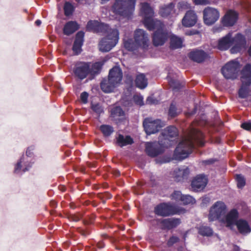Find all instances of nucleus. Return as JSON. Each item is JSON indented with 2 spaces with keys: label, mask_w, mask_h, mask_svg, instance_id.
I'll use <instances>...</instances> for the list:
<instances>
[{
  "label": "nucleus",
  "mask_w": 251,
  "mask_h": 251,
  "mask_svg": "<svg viewBox=\"0 0 251 251\" xmlns=\"http://www.w3.org/2000/svg\"><path fill=\"white\" fill-rule=\"evenodd\" d=\"M202 133L196 129H193L188 137L180 142L176 147L174 158L176 160H182L188 156L192 150L195 148V144L203 146Z\"/></svg>",
  "instance_id": "nucleus-1"
},
{
  "label": "nucleus",
  "mask_w": 251,
  "mask_h": 251,
  "mask_svg": "<svg viewBox=\"0 0 251 251\" xmlns=\"http://www.w3.org/2000/svg\"><path fill=\"white\" fill-rule=\"evenodd\" d=\"M136 0H115L112 12L116 15L130 18L134 10Z\"/></svg>",
  "instance_id": "nucleus-2"
},
{
  "label": "nucleus",
  "mask_w": 251,
  "mask_h": 251,
  "mask_svg": "<svg viewBox=\"0 0 251 251\" xmlns=\"http://www.w3.org/2000/svg\"><path fill=\"white\" fill-rule=\"evenodd\" d=\"M119 32L117 29L111 30L105 37L101 39L99 43V49L101 52H108L118 43Z\"/></svg>",
  "instance_id": "nucleus-3"
},
{
  "label": "nucleus",
  "mask_w": 251,
  "mask_h": 251,
  "mask_svg": "<svg viewBox=\"0 0 251 251\" xmlns=\"http://www.w3.org/2000/svg\"><path fill=\"white\" fill-rule=\"evenodd\" d=\"M30 148H27L25 155H23L20 159L15 165L14 173L16 174L21 175L29 170L31 167L33 162L32 160L33 153Z\"/></svg>",
  "instance_id": "nucleus-4"
},
{
  "label": "nucleus",
  "mask_w": 251,
  "mask_h": 251,
  "mask_svg": "<svg viewBox=\"0 0 251 251\" xmlns=\"http://www.w3.org/2000/svg\"><path fill=\"white\" fill-rule=\"evenodd\" d=\"M141 13L144 17V24L147 29L153 28V25H161V21L156 19H153L154 11L147 2L142 3Z\"/></svg>",
  "instance_id": "nucleus-5"
},
{
  "label": "nucleus",
  "mask_w": 251,
  "mask_h": 251,
  "mask_svg": "<svg viewBox=\"0 0 251 251\" xmlns=\"http://www.w3.org/2000/svg\"><path fill=\"white\" fill-rule=\"evenodd\" d=\"M153 28L148 29L149 30L156 29L152 36V42L155 46H162L168 40L169 34L165 28V25L161 22V25H153Z\"/></svg>",
  "instance_id": "nucleus-6"
},
{
  "label": "nucleus",
  "mask_w": 251,
  "mask_h": 251,
  "mask_svg": "<svg viewBox=\"0 0 251 251\" xmlns=\"http://www.w3.org/2000/svg\"><path fill=\"white\" fill-rule=\"evenodd\" d=\"M240 69V64L238 61L232 60L226 63L221 69V73L227 79H235Z\"/></svg>",
  "instance_id": "nucleus-7"
},
{
  "label": "nucleus",
  "mask_w": 251,
  "mask_h": 251,
  "mask_svg": "<svg viewBox=\"0 0 251 251\" xmlns=\"http://www.w3.org/2000/svg\"><path fill=\"white\" fill-rule=\"evenodd\" d=\"M226 209V206L224 202L221 201H216L209 210V221L212 222L216 220H222L225 217Z\"/></svg>",
  "instance_id": "nucleus-8"
},
{
  "label": "nucleus",
  "mask_w": 251,
  "mask_h": 251,
  "mask_svg": "<svg viewBox=\"0 0 251 251\" xmlns=\"http://www.w3.org/2000/svg\"><path fill=\"white\" fill-rule=\"evenodd\" d=\"M90 62L79 61L76 62L73 69L75 78L82 80L90 74Z\"/></svg>",
  "instance_id": "nucleus-9"
},
{
  "label": "nucleus",
  "mask_w": 251,
  "mask_h": 251,
  "mask_svg": "<svg viewBox=\"0 0 251 251\" xmlns=\"http://www.w3.org/2000/svg\"><path fill=\"white\" fill-rule=\"evenodd\" d=\"M171 144L166 145L163 141L158 142H147L146 144V151L151 157H155L164 152V148L170 146Z\"/></svg>",
  "instance_id": "nucleus-10"
},
{
  "label": "nucleus",
  "mask_w": 251,
  "mask_h": 251,
  "mask_svg": "<svg viewBox=\"0 0 251 251\" xmlns=\"http://www.w3.org/2000/svg\"><path fill=\"white\" fill-rule=\"evenodd\" d=\"M144 129L148 135L154 134L159 131L164 126V124L159 119L153 120L151 118H146L143 122Z\"/></svg>",
  "instance_id": "nucleus-11"
},
{
  "label": "nucleus",
  "mask_w": 251,
  "mask_h": 251,
  "mask_svg": "<svg viewBox=\"0 0 251 251\" xmlns=\"http://www.w3.org/2000/svg\"><path fill=\"white\" fill-rule=\"evenodd\" d=\"M155 214L163 217L169 216L179 213L178 208L172 204L162 203L154 208Z\"/></svg>",
  "instance_id": "nucleus-12"
},
{
  "label": "nucleus",
  "mask_w": 251,
  "mask_h": 251,
  "mask_svg": "<svg viewBox=\"0 0 251 251\" xmlns=\"http://www.w3.org/2000/svg\"><path fill=\"white\" fill-rule=\"evenodd\" d=\"M203 21L208 25L214 24L219 18V12L215 8L210 7H206L203 11Z\"/></svg>",
  "instance_id": "nucleus-13"
},
{
  "label": "nucleus",
  "mask_w": 251,
  "mask_h": 251,
  "mask_svg": "<svg viewBox=\"0 0 251 251\" xmlns=\"http://www.w3.org/2000/svg\"><path fill=\"white\" fill-rule=\"evenodd\" d=\"M134 38L138 47L147 49L149 46L148 35L143 29H138L134 32Z\"/></svg>",
  "instance_id": "nucleus-14"
},
{
  "label": "nucleus",
  "mask_w": 251,
  "mask_h": 251,
  "mask_svg": "<svg viewBox=\"0 0 251 251\" xmlns=\"http://www.w3.org/2000/svg\"><path fill=\"white\" fill-rule=\"evenodd\" d=\"M123 78V72L119 66H115L111 69L109 72L108 79L110 83L118 86Z\"/></svg>",
  "instance_id": "nucleus-15"
},
{
  "label": "nucleus",
  "mask_w": 251,
  "mask_h": 251,
  "mask_svg": "<svg viewBox=\"0 0 251 251\" xmlns=\"http://www.w3.org/2000/svg\"><path fill=\"white\" fill-rule=\"evenodd\" d=\"M232 40L234 46L231 49V52L233 53L240 52L246 45V38L241 33H237L234 37H232Z\"/></svg>",
  "instance_id": "nucleus-16"
},
{
  "label": "nucleus",
  "mask_w": 251,
  "mask_h": 251,
  "mask_svg": "<svg viewBox=\"0 0 251 251\" xmlns=\"http://www.w3.org/2000/svg\"><path fill=\"white\" fill-rule=\"evenodd\" d=\"M207 179L203 175H197L191 182L192 189L195 192H200L206 186Z\"/></svg>",
  "instance_id": "nucleus-17"
},
{
  "label": "nucleus",
  "mask_w": 251,
  "mask_h": 251,
  "mask_svg": "<svg viewBox=\"0 0 251 251\" xmlns=\"http://www.w3.org/2000/svg\"><path fill=\"white\" fill-rule=\"evenodd\" d=\"M232 33L229 32L218 40L217 47L221 50H226L233 45Z\"/></svg>",
  "instance_id": "nucleus-18"
},
{
  "label": "nucleus",
  "mask_w": 251,
  "mask_h": 251,
  "mask_svg": "<svg viewBox=\"0 0 251 251\" xmlns=\"http://www.w3.org/2000/svg\"><path fill=\"white\" fill-rule=\"evenodd\" d=\"M208 54L201 50L195 49L191 51L188 56L192 60L197 63L203 62L207 57Z\"/></svg>",
  "instance_id": "nucleus-19"
},
{
  "label": "nucleus",
  "mask_w": 251,
  "mask_h": 251,
  "mask_svg": "<svg viewBox=\"0 0 251 251\" xmlns=\"http://www.w3.org/2000/svg\"><path fill=\"white\" fill-rule=\"evenodd\" d=\"M162 134L164 137L163 143L166 145H169L168 141L170 142L172 140L170 138L176 137L178 135V131L177 128L174 126H169L166 127L162 132ZM170 146L172 145L171 143Z\"/></svg>",
  "instance_id": "nucleus-20"
},
{
  "label": "nucleus",
  "mask_w": 251,
  "mask_h": 251,
  "mask_svg": "<svg viewBox=\"0 0 251 251\" xmlns=\"http://www.w3.org/2000/svg\"><path fill=\"white\" fill-rule=\"evenodd\" d=\"M84 33L80 31L76 34L75 39L74 41L73 50L75 55H78L82 51L81 47L83 44Z\"/></svg>",
  "instance_id": "nucleus-21"
},
{
  "label": "nucleus",
  "mask_w": 251,
  "mask_h": 251,
  "mask_svg": "<svg viewBox=\"0 0 251 251\" xmlns=\"http://www.w3.org/2000/svg\"><path fill=\"white\" fill-rule=\"evenodd\" d=\"M237 18V13L234 11L230 10L223 18L222 23L225 26H231L235 24Z\"/></svg>",
  "instance_id": "nucleus-22"
},
{
  "label": "nucleus",
  "mask_w": 251,
  "mask_h": 251,
  "mask_svg": "<svg viewBox=\"0 0 251 251\" xmlns=\"http://www.w3.org/2000/svg\"><path fill=\"white\" fill-rule=\"evenodd\" d=\"M197 22V15L193 11H187L182 20V25L185 27H191Z\"/></svg>",
  "instance_id": "nucleus-23"
},
{
  "label": "nucleus",
  "mask_w": 251,
  "mask_h": 251,
  "mask_svg": "<svg viewBox=\"0 0 251 251\" xmlns=\"http://www.w3.org/2000/svg\"><path fill=\"white\" fill-rule=\"evenodd\" d=\"M189 173V169L187 167L176 169L173 174L175 181L179 182L184 179H187Z\"/></svg>",
  "instance_id": "nucleus-24"
},
{
  "label": "nucleus",
  "mask_w": 251,
  "mask_h": 251,
  "mask_svg": "<svg viewBox=\"0 0 251 251\" xmlns=\"http://www.w3.org/2000/svg\"><path fill=\"white\" fill-rule=\"evenodd\" d=\"M242 83L251 84V64H247L241 71Z\"/></svg>",
  "instance_id": "nucleus-25"
},
{
  "label": "nucleus",
  "mask_w": 251,
  "mask_h": 251,
  "mask_svg": "<svg viewBox=\"0 0 251 251\" xmlns=\"http://www.w3.org/2000/svg\"><path fill=\"white\" fill-rule=\"evenodd\" d=\"M239 217V213L236 209H231L226 216V222L227 226H231L234 225H236Z\"/></svg>",
  "instance_id": "nucleus-26"
},
{
  "label": "nucleus",
  "mask_w": 251,
  "mask_h": 251,
  "mask_svg": "<svg viewBox=\"0 0 251 251\" xmlns=\"http://www.w3.org/2000/svg\"><path fill=\"white\" fill-rule=\"evenodd\" d=\"M79 28V25L75 21H69L66 23L63 27V33L65 35H70Z\"/></svg>",
  "instance_id": "nucleus-27"
},
{
  "label": "nucleus",
  "mask_w": 251,
  "mask_h": 251,
  "mask_svg": "<svg viewBox=\"0 0 251 251\" xmlns=\"http://www.w3.org/2000/svg\"><path fill=\"white\" fill-rule=\"evenodd\" d=\"M235 225L239 232L243 235L247 234L251 231V228L246 220L240 219L236 222Z\"/></svg>",
  "instance_id": "nucleus-28"
},
{
  "label": "nucleus",
  "mask_w": 251,
  "mask_h": 251,
  "mask_svg": "<svg viewBox=\"0 0 251 251\" xmlns=\"http://www.w3.org/2000/svg\"><path fill=\"white\" fill-rule=\"evenodd\" d=\"M180 223V220L176 218H168L161 221L162 225L167 229H170L176 227Z\"/></svg>",
  "instance_id": "nucleus-29"
},
{
  "label": "nucleus",
  "mask_w": 251,
  "mask_h": 251,
  "mask_svg": "<svg viewBox=\"0 0 251 251\" xmlns=\"http://www.w3.org/2000/svg\"><path fill=\"white\" fill-rule=\"evenodd\" d=\"M136 86L141 89H145L148 85V80L143 74L137 75L135 80Z\"/></svg>",
  "instance_id": "nucleus-30"
},
{
  "label": "nucleus",
  "mask_w": 251,
  "mask_h": 251,
  "mask_svg": "<svg viewBox=\"0 0 251 251\" xmlns=\"http://www.w3.org/2000/svg\"><path fill=\"white\" fill-rule=\"evenodd\" d=\"M175 5L171 2L168 4L164 5L160 8L159 14L162 17H167L174 11Z\"/></svg>",
  "instance_id": "nucleus-31"
},
{
  "label": "nucleus",
  "mask_w": 251,
  "mask_h": 251,
  "mask_svg": "<svg viewBox=\"0 0 251 251\" xmlns=\"http://www.w3.org/2000/svg\"><path fill=\"white\" fill-rule=\"evenodd\" d=\"M116 87L117 86L114 84L110 82L108 78V79H103L100 83V88L104 93H110L112 92Z\"/></svg>",
  "instance_id": "nucleus-32"
},
{
  "label": "nucleus",
  "mask_w": 251,
  "mask_h": 251,
  "mask_svg": "<svg viewBox=\"0 0 251 251\" xmlns=\"http://www.w3.org/2000/svg\"><path fill=\"white\" fill-rule=\"evenodd\" d=\"M183 39L175 35L171 36L170 47L172 49H177L182 47Z\"/></svg>",
  "instance_id": "nucleus-33"
},
{
  "label": "nucleus",
  "mask_w": 251,
  "mask_h": 251,
  "mask_svg": "<svg viewBox=\"0 0 251 251\" xmlns=\"http://www.w3.org/2000/svg\"><path fill=\"white\" fill-rule=\"evenodd\" d=\"M117 142L118 145L122 147L128 145H131L133 143V140L129 136L125 137L122 134H119L117 138Z\"/></svg>",
  "instance_id": "nucleus-34"
},
{
  "label": "nucleus",
  "mask_w": 251,
  "mask_h": 251,
  "mask_svg": "<svg viewBox=\"0 0 251 251\" xmlns=\"http://www.w3.org/2000/svg\"><path fill=\"white\" fill-rule=\"evenodd\" d=\"M124 45L126 49L129 51H134L139 47L132 38H124Z\"/></svg>",
  "instance_id": "nucleus-35"
},
{
  "label": "nucleus",
  "mask_w": 251,
  "mask_h": 251,
  "mask_svg": "<svg viewBox=\"0 0 251 251\" xmlns=\"http://www.w3.org/2000/svg\"><path fill=\"white\" fill-rule=\"evenodd\" d=\"M251 84L242 83V86L238 91L239 97L244 99L247 98L250 91V86Z\"/></svg>",
  "instance_id": "nucleus-36"
},
{
  "label": "nucleus",
  "mask_w": 251,
  "mask_h": 251,
  "mask_svg": "<svg viewBox=\"0 0 251 251\" xmlns=\"http://www.w3.org/2000/svg\"><path fill=\"white\" fill-rule=\"evenodd\" d=\"M125 116V112L120 106H115L111 110V116L115 120Z\"/></svg>",
  "instance_id": "nucleus-37"
},
{
  "label": "nucleus",
  "mask_w": 251,
  "mask_h": 251,
  "mask_svg": "<svg viewBox=\"0 0 251 251\" xmlns=\"http://www.w3.org/2000/svg\"><path fill=\"white\" fill-rule=\"evenodd\" d=\"M100 129L104 137L110 136L114 131L113 126L108 125H102Z\"/></svg>",
  "instance_id": "nucleus-38"
},
{
  "label": "nucleus",
  "mask_w": 251,
  "mask_h": 251,
  "mask_svg": "<svg viewBox=\"0 0 251 251\" xmlns=\"http://www.w3.org/2000/svg\"><path fill=\"white\" fill-rule=\"evenodd\" d=\"M103 63L101 62H96L92 65H90V74L92 75L99 74L102 68Z\"/></svg>",
  "instance_id": "nucleus-39"
},
{
  "label": "nucleus",
  "mask_w": 251,
  "mask_h": 251,
  "mask_svg": "<svg viewBox=\"0 0 251 251\" xmlns=\"http://www.w3.org/2000/svg\"><path fill=\"white\" fill-rule=\"evenodd\" d=\"M199 233L203 236H211L213 235V231L209 226H201L199 228Z\"/></svg>",
  "instance_id": "nucleus-40"
},
{
  "label": "nucleus",
  "mask_w": 251,
  "mask_h": 251,
  "mask_svg": "<svg viewBox=\"0 0 251 251\" xmlns=\"http://www.w3.org/2000/svg\"><path fill=\"white\" fill-rule=\"evenodd\" d=\"M114 29V28H113V29ZM112 30H113V29L111 28L108 25L100 23L97 33H106L107 35Z\"/></svg>",
  "instance_id": "nucleus-41"
},
{
  "label": "nucleus",
  "mask_w": 251,
  "mask_h": 251,
  "mask_svg": "<svg viewBox=\"0 0 251 251\" xmlns=\"http://www.w3.org/2000/svg\"><path fill=\"white\" fill-rule=\"evenodd\" d=\"M100 22L98 21H89L87 25V28L89 30L93 31L94 32H96L97 31L98 28L100 25Z\"/></svg>",
  "instance_id": "nucleus-42"
},
{
  "label": "nucleus",
  "mask_w": 251,
  "mask_h": 251,
  "mask_svg": "<svg viewBox=\"0 0 251 251\" xmlns=\"http://www.w3.org/2000/svg\"><path fill=\"white\" fill-rule=\"evenodd\" d=\"M170 85L174 90H178L181 87V85L180 82L175 79L170 77L169 76H167Z\"/></svg>",
  "instance_id": "nucleus-43"
},
{
  "label": "nucleus",
  "mask_w": 251,
  "mask_h": 251,
  "mask_svg": "<svg viewBox=\"0 0 251 251\" xmlns=\"http://www.w3.org/2000/svg\"><path fill=\"white\" fill-rule=\"evenodd\" d=\"M181 201L183 202V204L187 205L195 203V200L190 195H186L182 196Z\"/></svg>",
  "instance_id": "nucleus-44"
},
{
  "label": "nucleus",
  "mask_w": 251,
  "mask_h": 251,
  "mask_svg": "<svg viewBox=\"0 0 251 251\" xmlns=\"http://www.w3.org/2000/svg\"><path fill=\"white\" fill-rule=\"evenodd\" d=\"M64 13L66 16H70L72 14L74 8L73 5L69 2H66L64 7Z\"/></svg>",
  "instance_id": "nucleus-45"
},
{
  "label": "nucleus",
  "mask_w": 251,
  "mask_h": 251,
  "mask_svg": "<svg viewBox=\"0 0 251 251\" xmlns=\"http://www.w3.org/2000/svg\"><path fill=\"white\" fill-rule=\"evenodd\" d=\"M237 187L239 188H243L245 185V179L242 175H237L236 176Z\"/></svg>",
  "instance_id": "nucleus-46"
},
{
  "label": "nucleus",
  "mask_w": 251,
  "mask_h": 251,
  "mask_svg": "<svg viewBox=\"0 0 251 251\" xmlns=\"http://www.w3.org/2000/svg\"><path fill=\"white\" fill-rule=\"evenodd\" d=\"M91 108L95 112H96L99 115L103 113V108L100 104L96 103L92 104L91 106Z\"/></svg>",
  "instance_id": "nucleus-47"
},
{
  "label": "nucleus",
  "mask_w": 251,
  "mask_h": 251,
  "mask_svg": "<svg viewBox=\"0 0 251 251\" xmlns=\"http://www.w3.org/2000/svg\"><path fill=\"white\" fill-rule=\"evenodd\" d=\"M182 195L179 191H175L171 195V198L172 200H175L177 201H181Z\"/></svg>",
  "instance_id": "nucleus-48"
},
{
  "label": "nucleus",
  "mask_w": 251,
  "mask_h": 251,
  "mask_svg": "<svg viewBox=\"0 0 251 251\" xmlns=\"http://www.w3.org/2000/svg\"><path fill=\"white\" fill-rule=\"evenodd\" d=\"M168 114L171 117H175L177 115L176 108L173 103H171L170 106Z\"/></svg>",
  "instance_id": "nucleus-49"
},
{
  "label": "nucleus",
  "mask_w": 251,
  "mask_h": 251,
  "mask_svg": "<svg viewBox=\"0 0 251 251\" xmlns=\"http://www.w3.org/2000/svg\"><path fill=\"white\" fill-rule=\"evenodd\" d=\"M177 7L180 10L187 9L190 8L191 6L189 3L185 1H181L178 2Z\"/></svg>",
  "instance_id": "nucleus-50"
},
{
  "label": "nucleus",
  "mask_w": 251,
  "mask_h": 251,
  "mask_svg": "<svg viewBox=\"0 0 251 251\" xmlns=\"http://www.w3.org/2000/svg\"><path fill=\"white\" fill-rule=\"evenodd\" d=\"M135 103L139 106L144 105L143 98L141 96H135L133 97Z\"/></svg>",
  "instance_id": "nucleus-51"
},
{
  "label": "nucleus",
  "mask_w": 251,
  "mask_h": 251,
  "mask_svg": "<svg viewBox=\"0 0 251 251\" xmlns=\"http://www.w3.org/2000/svg\"><path fill=\"white\" fill-rule=\"evenodd\" d=\"M195 5H205L209 3L208 0H192Z\"/></svg>",
  "instance_id": "nucleus-52"
},
{
  "label": "nucleus",
  "mask_w": 251,
  "mask_h": 251,
  "mask_svg": "<svg viewBox=\"0 0 251 251\" xmlns=\"http://www.w3.org/2000/svg\"><path fill=\"white\" fill-rule=\"evenodd\" d=\"M88 94L86 92H82L80 95V99L84 103H86L88 101Z\"/></svg>",
  "instance_id": "nucleus-53"
},
{
  "label": "nucleus",
  "mask_w": 251,
  "mask_h": 251,
  "mask_svg": "<svg viewBox=\"0 0 251 251\" xmlns=\"http://www.w3.org/2000/svg\"><path fill=\"white\" fill-rule=\"evenodd\" d=\"M179 240V239L177 237L172 236L170 238L169 241H168V245L169 246H172L174 244L177 242Z\"/></svg>",
  "instance_id": "nucleus-54"
},
{
  "label": "nucleus",
  "mask_w": 251,
  "mask_h": 251,
  "mask_svg": "<svg viewBox=\"0 0 251 251\" xmlns=\"http://www.w3.org/2000/svg\"><path fill=\"white\" fill-rule=\"evenodd\" d=\"M241 127L247 130L251 129V122L250 121L244 122L241 124Z\"/></svg>",
  "instance_id": "nucleus-55"
},
{
  "label": "nucleus",
  "mask_w": 251,
  "mask_h": 251,
  "mask_svg": "<svg viewBox=\"0 0 251 251\" xmlns=\"http://www.w3.org/2000/svg\"><path fill=\"white\" fill-rule=\"evenodd\" d=\"M156 100L154 99L152 97H149L146 100L147 104H152L155 103Z\"/></svg>",
  "instance_id": "nucleus-56"
},
{
  "label": "nucleus",
  "mask_w": 251,
  "mask_h": 251,
  "mask_svg": "<svg viewBox=\"0 0 251 251\" xmlns=\"http://www.w3.org/2000/svg\"><path fill=\"white\" fill-rule=\"evenodd\" d=\"M210 201V199L209 197H205L202 198V204L203 206L206 205Z\"/></svg>",
  "instance_id": "nucleus-57"
},
{
  "label": "nucleus",
  "mask_w": 251,
  "mask_h": 251,
  "mask_svg": "<svg viewBox=\"0 0 251 251\" xmlns=\"http://www.w3.org/2000/svg\"><path fill=\"white\" fill-rule=\"evenodd\" d=\"M70 219L73 221L77 222L80 219V217L78 215H72L70 216Z\"/></svg>",
  "instance_id": "nucleus-58"
},
{
  "label": "nucleus",
  "mask_w": 251,
  "mask_h": 251,
  "mask_svg": "<svg viewBox=\"0 0 251 251\" xmlns=\"http://www.w3.org/2000/svg\"><path fill=\"white\" fill-rule=\"evenodd\" d=\"M197 33H198V31H197L196 30H190L187 31L186 34L188 35H192L196 34Z\"/></svg>",
  "instance_id": "nucleus-59"
},
{
  "label": "nucleus",
  "mask_w": 251,
  "mask_h": 251,
  "mask_svg": "<svg viewBox=\"0 0 251 251\" xmlns=\"http://www.w3.org/2000/svg\"><path fill=\"white\" fill-rule=\"evenodd\" d=\"M104 245L102 242H99L97 243V247L99 249H102L104 247Z\"/></svg>",
  "instance_id": "nucleus-60"
},
{
  "label": "nucleus",
  "mask_w": 251,
  "mask_h": 251,
  "mask_svg": "<svg viewBox=\"0 0 251 251\" xmlns=\"http://www.w3.org/2000/svg\"><path fill=\"white\" fill-rule=\"evenodd\" d=\"M35 25H36L37 26H39V25H41V20H37L35 21Z\"/></svg>",
  "instance_id": "nucleus-61"
},
{
  "label": "nucleus",
  "mask_w": 251,
  "mask_h": 251,
  "mask_svg": "<svg viewBox=\"0 0 251 251\" xmlns=\"http://www.w3.org/2000/svg\"><path fill=\"white\" fill-rule=\"evenodd\" d=\"M213 162V161L211 159L207 160L204 161V163H206V164H210L212 163Z\"/></svg>",
  "instance_id": "nucleus-62"
},
{
  "label": "nucleus",
  "mask_w": 251,
  "mask_h": 251,
  "mask_svg": "<svg viewBox=\"0 0 251 251\" xmlns=\"http://www.w3.org/2000/svg\"><path fill=\"white\" fill-rule=\"evenodd\" d=\"M114 174L116 176H119L120 175V172L118 170H115L114 172Z\"/></svg>",
  "instance_id": "nucleus-63"
},
{
  "label": "nucleus",
  "mask_w": 251,
  "mask_h": 251,
  "mask_svg": "<svg viewBox=\"0 0 251 251\" xmlns=\"http://www.w3.org/2000/svg\"><path fill=\"white\" fill-rule=\"evenodd\" d=\"M127 79L130 81V82L132 83L133 82V79L131 76H127Z\"/></svg>",
  "instance_id": "nucleus-64"
}]
</instances>
